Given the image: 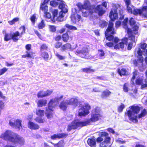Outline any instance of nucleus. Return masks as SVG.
I'll return each instance as SVG.
<instances>
[{
    "mask_svg": "<svg viewBox=\"0 0 147 147\" xmlns=\"http://www.w3.org/2000/svg\"><path fill=\"white\" fill-rule=\"evenodd\" d=\"M125 106L123 103H121V105L118 107L117 108V111L119 112H122L123 109L125 108Z\"/></svg>",
    "mask_w": 147,
    "mask_h": 147,
    "instance_id": "obj_46",
    "label": "nucleus"
},
{
    "mask_svg": "<svg viewBox=\"0 0 147 147\" xmlns=\"http://www.w3.org/2000/svg\"><path fill=\"white\" fill-rule=\"evenodd\" d=\"M119 13L120 15L119 19L121 20L123 19L124 17V15L123 14V9L120 7V9L119 11Z\"/></svg>",
    "mask_w": 147,
    "mask_h": 147,
    "instance_id": "obj_42",
    "label": "nucleus"
},
{
    "mask_svg": "<svg viewBox=\"0 0 147 147\" xmlns=\"http://www.w3.org/2000/svg\"><path fill=\"white\" fill-rule=\"evenodd\" d=\"M26 49L28 51H26V55H24L22 56V58H26V57L29 58H32L33 54L34 53L31 52V53L30 52H28V51H29L31 49V44H27L25 47Z\"/></svg>",
    "mask_w": 147,
    "mask_h": 147,
    "instance_id": "obj_16",
    "label": "nucleus"
},
{
    "mask_svg": "<svg viewBox=\"0 0 147 147\" xmlns=\"http://www.w3.org/2000/svg\"><path fill=\"white\" fill-rule=\"evenodd\" d=\"M91 67H86L81 69L82 72H85L87 73L94 72L95 70L93 69H91Z\"/></svg>",
    "mask_w": 147,
    "mask_h": 147,
    "instance_id": "obj_30",
    "label": "nucleus"
},
{
    "mask_svg": "<svg viewBox=\"0 0 147 147\" xmlns=\"http://www.w3.org/2000/svg\"><path fill=\"white\" fill-rule=\"evenodd\" d=\"M86 10L85 11H82V16L84 17H87L89 16H91L94 12H95L94 9Z\"/></svg>",
    "mask_w": 147,
    "mask_h": 147,
    "instance_id": "obj_21",
    "label": "nucleus"
},
{
    "mask_svg": "<svg viewBox=\"0 0 147 147\" xmlns=\"http://www.w3.org/2000/svg\"><path fill=\"white\" fill-rule=\"evenodd\" d=\"M135 36L132 34L129 35L128 38H125L122 40L124 41L119 42V44H116L114 46V49L117 50L119 49L120 48L123 49L124 47V44L127 45L128 43V40H130L131 41L130 42L133 43L134 42Z\"/></svg>",
    "mask_w": 147,
    "mask_h": 147,
    "instance_id": "obj_7",
    "label": "nucleus"
},
{
    "mask_svg": "<svg viewBox=\"0 0 147 147\" xmlns=\"http://www.w3.org/2000/svg\"><path fill=\"white\" fill-rule=\"evenodd\" d=\"M116 33L115 31V28L114 27V24L112 22L109 21L108 24V26L106 30L105 31V34L106 39L108 41L111 42H108L105 45V47L109 48L114 47V44H117L119 40V39L117 36L114 37L113 35Z\"/></svg>",
    "mask_w": 147,
    "mask_h": 147,
    "instance_id": "obj_3",
    "label": "nucleus"
},
{
    "mask_svg": "<svg viewBox=\"0 0 147 147\" xmlns=\"http://www.w3.org/2000/svg\"><path fill=\"white\" fill-rule=\"evenodd\" d=\"M71 32L69 30H67L65 33L61 35L63 41L65 42H67L69 40H71L73 36L71 35Z\"/></svg>",
    "mask_w": 147,
    "mask_h": 147,
    "instance_id": "obj_15",
    "label": "nucleus"
},
{
    "mask_svg": "<svg viewBox=\"0 0 147 147\" xmlns=\"http://www.w3.org/2000/svg\"><path fill=\"white\" fill-rule=\"evenodd\" d=\"M133 43L132 42H129L128 45L127 47V49L128 50H131L132 48L133 47Z\"/></svg>",
    "mask_w": 147,
    "mask_h": 147,
    "instance_id": "obj_63",
    "label": "nucleus"
},
{
    "mask_svg": "<svg viewBox=\"0 0 147 147\" xmlns=\"http://www.w3.org/2000/svg\"><path fill=\"white\" fill-rule=\"evenodd\" d=\"M67 102H66L64 100L62 101L59 105V108L63 111L66 110L67 108Z\"/></svg>",
    "mask_w": 147,
    "mask_h": 147,
    "instance_id": "obj_29",
    "label": "nucleus"
},
{
    "mask_svg": "<svg viewBox=\"0 0 147 147\" xmlns=\"http://www.w3.org/2000/svg\"><path fill=\"white\" fill-rule=\"evenodd\" d=\"M64 12L60 11L59 13L58 16L56 17V20L58 22H61L63 20L64 15L63 14Z\"/></svg>",
    "mask_w": 147,
    "mask_h": 147,
    "instance_id": "obj_32",
    "label": "nucleus"
},
{
    "mask_svg": "<svg viewBox=\"0 0 147 147\" xmlns=\"http://www.w3.org/2000/svg\"><path fill=\"white\" fill-rule=\"evenodd\" d=\"M22 29V31L20 33L18 31H16L11 33V39L13 42H17L19 39V38L22 37V35L25 33L26 29L24 25L21 26L19 28L20 30Z\"/></svg>",
    "mask_w": 147,
    "mask_h": 147,
    "instance_id": "obj_8",
    "label": "nucleus"
},
{
    "mask_svg": "<svg viewBox=\"0 0 147 147\" xmlns=\"http://www.w3.org/2000/svg\"><path fill=\"white\" fill-rule=\"evenodd\" d=\"M28 127L31 129L36 130L40 127L38 125L31 121L28 122Z\"/></svg>",
    "mask_w": 147,
    "mask_h": 147,
    "instance_id": "obj_20",
    "label": "nucleus"
},
{
    "mask_svg": "<svg viewBox=\"0 0 147 147\" xmlns=\"http://www.w3.org/2000/svg\"><path fill=\"white\" fill-rule=\"evenodd\" d=\"M143 79L140 78H137L135 81V84L136 85H141L144 84Z\"/></svg>",
    "mask_w": 147,
    "mask_h": 147,
    "instance_id": "obj_36",
    "label": "nucleus"
},
{
    "mask_svg": "<svg viewBox=\"0 0 147 147\" xmlns=\"http://www.w3.org/2000/svg\"><path fill=\"white\" fill-rule=\"evenodd\" d=\"M65 26L69 30H77V28L76 27L68 24H66Z\"/></svg>",
    "mask_w": 147,
    "mask_h": 147,
    "instance_id": "obj_44",
    "label": "nucleus"
},
{
    "mask_svg": "<svg viewBox=\"0 0 147 147\" xmlns=\"http://www.w3.org/2000/svg\"><path fill=\"white\" fill-rule=\"evenodd\" d=\"M45 92L43 93L42 90L40 91L37 93V95L38 98H42L45 97Z\"/></svg>",
    "mask_w": 147,
    "mask_h": 147,
    "instance_id": "obj_53",
    "label": "nucleus"
},
{
    "mask_svg": "<svg viewBox=\"0 0 147 147\" xmlns=\"http://www.w3.org/2000/svg\"><path fill=\"white\" fill-rule=\"evenodd\" d=\"M36 19V14L34 13L31 16L30 18V19L31 20L32 23L34 24L35 22V19Z\"/></svg>",
    "mask_w": 147,
    "mask_h": 147,
    "instance_id": "obj_52",
    "label": "nucleus"
},
{
    "mask_svg": "<svg viewBox=\"0 0 147 147\" xmlns=\"http://www.w3.org/2000/svg\"><path fill=\"white\" fill-rule=\"evenodd\" d=\"M45 26V24L44 23V20H42L39 23L38 25V27L39 29H42Z\"/></svg>",
    "mask_w": 147,
    "mask_h": 147,
    "instance_id": "obj_43",
    "label": "nucleus"
},
{
    "mask_svg": "<svg viewBox=\"0 0 147 147\" xmlns=\"http://www.w3.org/2000/svg\"><path fill=\"white\" fill-rule=\"evenodd\" d=\"M129 84L127 83H125L123 85V89L125 92H127L129 91L128 86Z\"/></svg>",
    "mask_w": 147,
    "mask_h": 147,
    "instance_id": "obj_45",
    "label": "nucleus"
},
{
    "mask_svg": "<svg viewBox=\"0 0 147 147\" xmlns=\"http://www.w3.org/2000/svg\"><path fill=\"white\" fill-rule=\"evenodd\" d=\"M111 92L109 90L106 89L102 92L100 96L102 98H105L109 97L111 94Z\"/></svg>",
    "mask_w": 147,
    "mask_h": 147,
    "instance_id": "obj_24",
    "label": "nucleus"
},
{
    "mask_svg": "<svg viewBox=\"0 0 147 147\" xmlns=\"http://www.w3.org/2000/svg\"><path fill=\"white\" fill-rule=\"evenodd\" d=\"M112 8L111 9L109 13V17L110 19L109 21L113 22L118 18L117 10L119 11L120 9L121 6L117 3H112Z\"/></svg>",
    "mask_w": 147,
    "mask_h": 147,
    "instance_id": "obj_6",
    "label": "nucleus"
},
{
    "mask_svg": "<svg viewBox=\"0 0 147 147\" xmlns=\"http://www.w3.org/2000/svg\"><path fill=\"white\" fill-rule=\"evenodd\" d=\"M13 137V134L11 131L7 130L1 134L0 138L5 140H8L11 142Z\"/></svg>",
    "mask_w": 147,
    "mask_h": 147,
    "instance_id": "obj_13",
    "label": "nucleus"
},
{
    "mask_svg": "<svg viewBox=\"0 0 147 147\" xmlns=\"http://www.w3.org/2000/svg\"><path fill=\"white\" fill-rule=\"evenodd\" d=\"M83 9H94V12L97 13L99 16H102L106 12L107 9V3L106 1H103L101 4L97 5L96 7H92L89 1H86L83 4Z\"/></svg>",
    "mask_w": 147,
    "mask_h": 147,
    "instance_id": "obj_4",
    "label": "nucleus"
},
{
    "mask_svg": "<svg viewBox=\"0 0 147 147\" xmlns=\"http://www.w3.org/2000/svg\"><path fill=\"white\" fill-rule=\"evenodd\" d=\"M90 108V106L88 104H85L84 105L82 106L79 109L81 111L79 112L78 116H82L88 115L89 113V110Z\"/></svg>",
    "mask_w": 147,
    "mask_h": 147,
    "instance_id": "obj_11",
    "label": "nucleus"
},
{
    "mask_svg": "<svg viewBox=\"0 0 147 147\" xmlns=\"http://www.w3.org/2000/svg\"><path fill=\"white\" fill-rule=\"evenodd\" d=\"M48 47L47 45L45 43H43L42 44L40 47V50L41 51L44 50H48Z\"/></svg>",
    "mask_w": 147,
    "mask_h": 147,
    "instance_id": "obj_39",
    "label": "nucleus"
},
{
    "mask_svg": "<svg viewBox=\"0 0 147 147\" xmlns=\"http://www.w3.org/2000/svg\"><path fill=\"white\" fill-rule=\"evenodd\" d=\"M49 28L50 31L52 32H55L56 31V27L55 26L49 25Z\"/></svg>",
    "mask_w": 147,
    "mask_h": 147,
    "instance_id": "obj_47",
    "label": "nucleus"
},
{
    "mask_svg": "<svg viewBox=\"0 0 147 147\" xmlns=\"http://www.w3.org/2000/svg\"><path fill=\"white\" fill-rule=\"evenodd\" d=\"M51 138L52 140H55L57 138L59 139V134H54L51 136Z\"/></svg>",
    "mask_w": 147,
    "mask_h": 147,
    "instance_id": "obj_62",
    "label": "nucleus"
},
{
    "mask_svg": "<svg viewBox=\"0 0 147 147\" xmlns=\"http://www.w3.org/2000/svg\"><path fill=\"white\" fill-rule=\"evenodd\" d=\"M53 17V19H54L57 16L58 14V10L57 9H55L53 11H52Z\"/></svg>",
    "mask_w": 147,
    "mask_h": 147,
    "instance_id": "obj_57",
    "label": "nucleus"
},
{
    "mask_svg": "<svg viewBox=\"0 0 147 147\" xmlns=\"http://www.w3.org/2000/svg\"><path fill=\"white\" fill-rule=\"evenodd\" d=\"M71 48V44L69 43H66L62 45V47L61 48V51H65L66 50L70 49Z\"/></svg>",
    "mask_w": 147,
    "mask_h": 147,
    "instance_id": "obj_25",
    "label": "nucleus"
},
{
    "mask_svg": "<svg viewBox=\"0 0 147 147\" xmlns=\"http://www.w3.org/2000/svg\"><path fill=\"white\" fill-rule=\"evenodd\" d=\"M41 57L46 61H47L49 58L48 53L46 51H43L40 54Z\"/></svg>",
    "mask_w": 147,
    "mask_h": 147,
    "instance_id": "obj_27",
    "label": "nucleus"
},
{
    "mask_svg": "<svg viewBox=\"0 0 147 147\" xmlns=\"http://www.w3.org/2000/svg\"><path fill=\"white\" fill-rule=\"evenodd\" d=\"M129 109L127 111L125 114L128 116L129 120L134 123L138 122L137 116L135 114H137L140 110V107L138 105H132L129 107Z\"/></svg>",
    "mask_w": 147,
    "mask_h": 147,
    "instance_id": "obj_5",
    "label": "nucleus"
},
{
    "mask_svg": "<svg viewBox=\"0 0 147 147\" xmlns=\"http://www.w3.org/2000/svg\"><path fill=\"white\" fill-rule=\"evenodd\" d=\"M147 45L145 43L141 44L140 45V48L141 50L142 49V55H143L144 56H146L147 55V49H146Z\"/></svg>",
    "mask_w": 147,
    "mask_h": 147,
    "instance_id": "obj_23",
    "label": "nucleus"
},
{
    "mask_svg": "<svg viewBox=\"0 0 147 147\" xmlns=\"http://www.w3.org/2000/svg\"><path fill=\"white\" fill-rule=\"evenodd\" d=\"M58 1H60V2L59 3V9H61V11L64 12V13H66L68 11L67 9L65 7V4L64 2L63 1H59V0H57Z\"/></svg>",
    "mask_w": 147,
    "mask_h": 147,
    "instance_id": "obj_22",
    "label": "nucleus"
},
{
    "mask_svg": "<svg viewBox=\"0 0 147 147\" xmlns=\"http://www.w3.org/2000/svg\"><path fill=\"white\" fill-rule=\"evenodd\" d=\"M62 43L61 42H57L54 45L56 49L62 47Z\"/></svg>",
    "mask_w": 147,
    "mask_h": 147,
    "instance_id": "obj_49",
    "label": "nucleus"
},
{
    "mask_svg": "<svg viewBox=\"0 0 147 147\" xmlns=\"http://www.w3.org/2000/svg\"><path fill=\"white\" fill-rule=\"evenodd\" d=\"M108 24V23L104 20L100 21L99 22V26L102 28L106 27Z\"/></svg>",
    "mask_w": 147,
    "mask_h": 147,
    "instance_id": "obj_37",
    "label": "nucleus"
},
{
    "mask_svg": "<svg viewBox=\"0 0 147 147\" xmlns=\"http://www.w3.org/2000/svg\"><path fill=\"white\" fill-rule=\"evenodd\" d=\"M51 6L54 7H56L59 4V3L55 1H51L50 2Z\"/></svg>",
    "mask_w": 147,
    "mask_h": 147,
    "instance_id": "obj_56",
    "label": "nucleus"
},
{
    "mask_svg": "<svg viewBox=\"0 0 147 147\" xmlns=\"http://www.w3.org/2000/svg\"><path fill=\"white\" fill-rule=\"evenodd\" d=\"M44 110H42L40 109L36 110V114L40 117H42L44 116Z\"/></svg>",
    "mask_w": 147,
    "mask_h": 147,
    "instance_id": "obj_38",
    "label": "nucleus"
},
{
    "mask_svg": "<svg viewBox=\"0 0 147 147\" xmlns=\"http://www.w3.org/2000/svg\"><path fill=\"white\" fill-rule=\"evenodd\" d=\"M117 72L121 76H125L127 74V70L124 68H123L121 69L119 68H118L117 70Z\"/></svg>",
    "mask_w": 147,
    "mask_h": 147,
    "instance_id": "obj_26",
    "label": "nucleus"
},
{
    "mask_svg": "<svg viewBox=\"0 0 147 147\" xmlns=\"http://www.w3.org/2000/svg\"><path fill=\"white\" fill-rule=\"evenodd\" d=\"M128 19L127 18H125L122 22V24L124 28H127V23H128Z\"/></svg>",
    "mask_w": 147,
    "mask_h": 147,
    "instance_id": "obj_50",
    "label": "nucleus"
},
{
    "mask_svg": "<svg viewBox=\"0 0 147 147\" xmlns=\"http://www.w3.org/2000/svg\"><path fill=\"white\" fill-rule=\"evenodd\" d=\"M3 33L5 34L4 36V40L5 41H8L9 40L12 39L11 34L6 33L5 30L3 31Z\"/></svg>",
    "mask_w": 147,
    "mask_h": 147,
    "instance_id": "obj_28",
    "label": "nucleus"
},
{
    "mask_svg": "<svg viewBox=\"0 0 147 147\" xmlns=\"http://www.w3.org/2000/svg\"><path fill=\"white\" fill-rule=\"evenodd\" d=\"M55 55L59 60H64L65 58V56L60 55L58 53L56 54Z\"/></svg>",
    "mask_w": 147,
    "mask_h": 147,
    "instance_id": "obj_58",
    "label": "nucleus"
},
{
    "mask_svg": "<svg viewBox=\"0 0 147 147\" xmlns=\"http://www.w3.org/2000/svg\"><path fill=\"white\" fill-rule=\"evenodd\" d=\"M95 113L91 114V117L86 121H72L67 126V130L68 131H70L72 129H76L78 127H82L89 124L90 122H95L99 120L101 116L98 111L97 108L94 109Z\"/></svg>",
    "mask_w": 147,
    "mask_h": 147,
    "instance_id": "obj_1",
    "label": "nucleus"
},
{
    "mask_svg": "<svg viewBox=\"0 0 147 147\" xmlns=\"http://www.w3.org/2000/svg\"><path fill=\"white\" fill-rule=\"evenodd\" d=\"M59 139L66 138L68 135V134L66 133H59Z\"/></svg>",
    "mask_w": 147,
    "mask_h": 147,
    "instance_id": "obj_54",
    "label": "nucleus"
},
{
    "mask_svg": "<svg viewBox=\"0 0 147 147\" xmlns=\"http://www.w3.org/2000/svg\"><path fill=\"white\" fill-rule=\"evenodd\" d=\"M19 19L17 17L11 20H10L8 21V23L11 25L14 24L15 22L18 21Z\"/></svg>",
    "mask_w": 147,
    "mask_h": 147,
    "instance_id": "obj_40",
    "label": "nucleus"
},
{
    "mask_svg": "<svg viewBox=\"0 0 147 147\" xmlns=\"http://www.w3.org/2000/svg\"><path fill=\"white\" fill-rule=\"evenodd\" d=\"M47 100L43 99L39 100L37 102V105L38 107H42L45 106L47 104Z\"/></svg>",
    "mask_w": 147,
    "mask_h": 147,
    "instance_id": "obj_31",
    "label": "nucleus"
},
{
    "mask_svg": "<svg viewBox=\"0 0 147 147\" xmlns=\"http://www.w3.org/2000/svg\"><path fill=\"white\" fill-rule=\"evenodd\" d=\"M51 106H49L46 108V116L48 119H50L53 117V108Z\"/></svg>",
    "mask_w": 147,
    "mask_h": 147,
    "instance_id": "obj_18",
    "label": "nucleus"
},
{
    "mask_svg": "<svg viewBox=\"0 0 147 147\" xmlns=\"http://www.w3.org/2000/svg\"><path fill=\"white\" fill-rule=\"evenodd\" d=\"M78 100L76 98H71L67 101V105H73L76 107L78 105Z\"/></svg>",
    "mask_w": 147,
    "mask_h": 147,
    "instance_id": "obj_19",
    "label": "nucleus"
},
{
    "mask_svg": "<svg viewBox=\"0 0 147 147\" xmlns=\"http://www.w3.org/2000/svg\"><path fill=\"white\" fill-rule=\"evenodd\" d=\"M129 22L131 26H132L135 25L136 24V22L134 20V19L132 17H131L130 18L129 20Z\"/></svg>",
    "mask_w": 147,
    "mask_h": 147,
    "instance_id": "obj_51",
    "label": "nucleus"
},
{
    "mask_svg": "<svg viewBox=\"0 0 147 147\" xmlns=\"http://www.w3.org/2000/svg\"><path fill=\"white\" fill-rule=\"evenodd\" d=\"M111 140V138L107 132L102 131L100 133V136L96 138V140L94 138H88L87 142L90 147H96V141L97 143H100V147H106L110 145Z\"/></svg>",
    "mask_w": 147,
    "mask_h": 147,
    "instance_id": "obj_2",
    "label": "nucleus"
},
{
    "mask_svg": "<svg viewBox=\"0 0 147 147\" xmlns=\"http://www.w3.org/2000/svg\"><path fill=\"white\" fill-rule=\"evenodd\" d=\"M40 10H41L44 13H47L48 10V7L47 4L41 3L40 7Z\"/></svg>",
    "mask_w": 147,
    "mask_h": 147,
    "instance_id": "obj_33",
    "label": "nucleus"
},
{
    "mask_svg": "<svg viewBox=\"0 0 147 147\" xmlns=\"http://www.w3.org/2000/svg\"><path fill=\"white\" fill-rule=\"evenodd\" d=\"M98 56L99 59H101L105 58V53L103 50L102 49H98Z\"/></svg>",
    "mask_w": 147,
    "mask_h": 147,
    "instance_id": "obj_35",
    "label": "nucleus"
},
{
    "mask_svg": "<svg viewBox=\"0 0 147 147\" xmlns=\"http://www.w3.org/2000/svg\"><path fill=\"white\" fill-rule=\"evenodd\" d=\"M76 5L80 10L82 11V9H84L83 4L81 3H78L76 4Z\"/></svg>",
    "mask_w": 147,
    "mask_h": 147,
    "instance_id": "obj_61",
    "label": "nucleus"
},
{
    "mask_svg": "<svg viewBox=\"0 0 147 147\" xmlns=\"http://www.w3.org/2000/svg\"><path fill=\"white\" fill-rule=\"evenodd\" d=\"M76 52L77 54H80V57L82 58L86 59L90 58V55H89V50L86 47H82L81 50L77 49Z\"/></svg>",
    "mask_w": 147,
    "mask_h": 147,
    "instance_id": "obj_9",
    "label": "nucleus"
},
{
    "mask_svg": "<svg viewBox=\"0 0 147 147\" xmlns=\"http://www.w3.org/2000/svg\"><path fill=\"white\" fill-rule=\"evenodd\" d=\"M34 32L39 38L40 39H42L41 35L39 33V32L37 30H34Z\"/></svg>",
    "mask_w": 147,
    "mask_h": 147,
    "instance_id": "obj_60",
    "label": "nucleus"
},
{
    "mask_svg": "<svg viewBox=\"0 0 147 147\" xmlns=\"http://www.w3.org/2000/svg\"><path fill=\"white\" fill-rule=\"evenodd\" d=\"M63 97V95H61L60 97H55L53 98L52 99L49 101L48 105V106H51V108H53V104L56 102L58 103L59 101L61 100Z\"/></svg>",
    "mask_w": 147,
    "mask_h": 147,
    "instance_id": "obj_17",
    "label": "nucleus"
},
{
    "mask_svg": "<svg viewBox=\"0 0 147 147\" xmlns=\"http://www.w3.org/2000/svg\"><path fill=\"white\" fill-rule=\"evenodd\" d=\"M145 84L142 85L141 86V89H144V88L147 87V79H146L144 80Z\"/></svg>",
    "mask_w": 147,
    "mask_h": 147,
    "instance_id": "obj_64",
    "label": "nucleus"
},
{
    "mask_svg": "<svg viewBox=\"0 0 147 147\" xmlns=\"http://www.w3.org/2000/svg\"><path fill=\"white\" fill-rule=\"evenodd\" d=\"M138 55L137 57V59H134L132 60V63L135 67H137L139 63H141L142 65L144 61L143 57L142 56V52L140 48H138L137 52Z\"/></svg>",
    "mask_w": 147,
    "mask_h": 147,
    "instance_id": "obj_10",
    "label": "nucleus"
},
{
    "mask_svg": "<svg viewBox=\"0 0 147 147\" xmlns=\"http://www.w3.org/2000/svg\"><path fill=\"white\" fill-rule=\"evenodd\" d=\"M11 142L18 144L22 146L24 144L25 141L24 139L20 135L17 134L13 133Z\"/></svg>",
    "mask_w": 147,
    "mask_h": 147,
    "instance_id": "obj_12",
    "label": "nucleus"
},
{
    "mask_svg": "<svg viewBox=\"0 0 147 147\" xmlns=\"http://www.w3.org/2000/svg\"><path fill=\"white\" fill-rule=\"evenodd\" d=\"M132 28L134 33L135 34H137L138 33V31L139 29V27L137 25H134Z\"/></svg>",
    "mask_w": 147,
    "mask_h": 147,
    "instance_id": "obj_48",
    "label": "nucleus"
},
{
    "mask_svg": "<svg viewBox=\"0 0 147 147\" xmlns=\"http://www.w3.org/2000/svg\"><path fill=\"white\" fill-rule=\"evenodd\" d=\"M22 121L19 119H17L15 121V126L19 130L22 127Z\"/></svg>",
    "mask_w": 147,
    "mask_h": 147,
    "instance_id": "obj_34",
    "label": "nucleus"
},
{
    "mask_svg": "<svg viewBox=\"0 0 147 147\" xmlns=\"http://www.w3.org/2000/svg\"><path fill=\"white\" fill-rule=\"evenodd\" d=\"M53 92V90H47L45 92V95H44V96L45 97L49 96L51 95Z\"/></svg>",
    "mask_w": 147,
    "mask_h": 147,
    "instance_id": "obj_55",
    "label": "nucleus"
},
{
    "mask_svg": "<svg viewBox=\"0 0 147 147\" xmlns=\"http://www.w3.org/2000/svg\"><path fill=\"white\" fill-rule=\"evenodd\" d=\"M147 114V111L145 109H143L141 112V113L138 115L137 117L138 118H142L144 117Z\"/></svg>",
    "mask_w": 147,
    "mask_h": 147,
    "instance_id": "obj_41",
    "label": "nucleus"
},
{
    "mask_svg": "<svg viewBox=\"0 0 147 147\" xmlns=\"http://www.w3.org/2000/svg\"><path fill=\"white\" fill-rule=\"evenodd\" d=\"M144 6L142 9H134L132 13L135 15H142L144 17L147 18V9H143Z\"/></svg>",
    "mask_w": 147,
    "mask_h": 147,
    "instance_id": "obj_14",
    "label": "nucleus"
},
{
    "mask_svg": "<svg viewBox=\"0 0 147 147\" xmlns=\"http://www.w3.org/2000/svg\"><path fill=\"white\" fill-rule=\"evenodd\" d=\"M7 70L8 69L5 67H4L1 69L0 70V76L3 74L7 71Z\"/></svg>",
    "mask_w": 147,
    "mask_h": 147,
    "instance_id": "obj_59",
    "label": "nucleus"
}]
</instances>
